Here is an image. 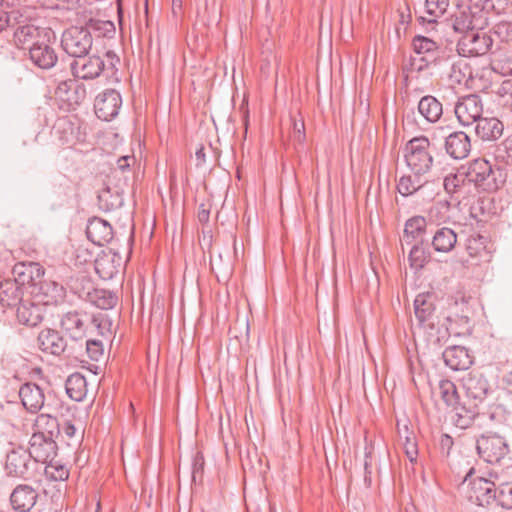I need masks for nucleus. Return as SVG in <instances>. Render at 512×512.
Returning a JSON list of instances; mask_svg holds the SVG:
<instances>
[{
    "label": "nucleus",
    "mask_w": 512,
    "mask_h": 512,
    "mask_svg": "<svg viewBox=\"0 0 512 512\" xmlns=\"http://www.w3.org/2000/svg\"><path fill=\"white\" fill-rule=\"evenodd\" d=\"M455 414L453 417L454 423L461 429L470 427L474 420L479 416V404L472 401H466L452 407Z\"/></svg>",
    "instance_id": "nucleus-27"
},
{
    "label": "nucleus",
    "mask_w": 512,
    "mask_h": 512,
    "mask_svg": "<svg viewBox=\"0 0 512 512\" xmlns=\"http://www.w3.org/2000/svg\"><path fill=\"white\" fill-rule=\"evenodd\" d=\"M427 255L424 248L418 244H414L409 253V261L412 268L420 269L424 267Z\"/></svg>",
    "instance_id": "nucleus-51"
},
{
    "label": "nucleus",
    "mask_w": 512,
    "mask_h": 512,
    "mask_svg": "<svg viewBox=\"0 0 512 512\" xmlns=\"http://www.w3.org/2000/svg\"><path fill=\"white\" fill-rule=\"evenodd\" d=\"M438 388L440 397L447 406L453 407L458 404L459 395L456 385L452 381L447 379L441 380L439 382Z\"/></svg>",
    "instance_id": "nucleus-41"
},
{
    "label": "nucleus",
    "mask_w": 512,
    "mask_h": 512,
    "mask_svg": "<svg viewBox=\"0 0 512 512\" xmlns=\"http://www.w3.org/2000/svg\"><path fill=\"white\" fill-rule=\"evenodd\" d=\"M106 58L109 63L97 55L93 56H80L76 58L70 65L72 74L83 80H93L101 75L102 72L114 73L116 64L120 62L115 53L109 51L106 53Z\"/></svg>",
    "instance_id": "nucleus-3"
},
{
    "label": "nucleus",
    "mask_w": 512,
    "mask_h": 512,
    "mask_svg": "<svg viewBox=\"0 0 512 512\" xmlns=\"http://www.w3.org/2000/svg\"><path fill=\"white\" fill-rule=\"evenodd\" d=\"M196 159L198 161V165H201L205 162V153H204V147L201 146L197 151L195 152Z\"/></svg>",
    "instance_id": "nucleus-62"
},
{
    "label": "nucleus",
    "mask_w": 512,
    "mask_h": 512,
    "mask_svg": "<svg viewBox=\"0 0 512 512\" xmlns=\"http://www.w3.org/2000/svg\"><path fill=\"white\" fill-rule=\"evenodd\" d=\"M133 160V157L130 156H123L119 158L118 160V167L121 170H125L130 166V161Z\"/></svg>",
    "instance_id": "nucleus-59"
},
{
    "label": "nucleus",
    "mask_w": 512,
    "mask_h": 512,
    "mask_svg": "<svg viewBox=\"0 0 512 512\" xmlns=\"http://www.w3.org/2000/svg\"><path fill=\"white\" fill-rule=\"evenodd\" d=\"M412 45L414 50V55L410 58L412 71L420 72L436 62L440 51L437 42L418 35L414 37Z\"/></svg>",
    "instance_id": "nucleus-6"
},
{
    "label": "nucleus",
    "mask_w": 512,
    "mask_h": 512,
    "mask_svg": "<svg viewBox=\"0 0 512 512\" xmlns=\"http://www.w3.org/2000/svg\"><path fill=\"white\" fill-rule=\"evenodd\" d=\"M121 104L120 93L114 89H106L95 98V114L99 119L111 121L118 115Z\"/></svg>",
    "instance_id": "nucleus-10"
},
{
    "label": "nucleus",
    "mask_w": 512,
    "mask_h": 512,
    "mask_svg": "<svg viewBox=\"0 0 512 512\" xmlns=\"http://www.w3.org/2000/svg\"><path fill=\"white\" fill-rule=\"evenodd\" d=\"M104 352L103 343L97 339H90L86 341V353L93 361H99Z\"/></svg>",
    "instance_id": "nucleus-52"
},
{
    "label": "nucleus",
    "mask_w": 512,
    "mask_h": 512,
    "mask_svg": "<svg viewBox=\"0 0 512 512\" xmlns=\"http://www.w3.org/2000/svg\"><path fill=\"white\" fill-rule=\"evenodd\" d=\"M468 498L479 506H487L496 498V486L491 480L483 477L474 478L469 482Z\"/></svg>",
    "instance_id": "nucleus-15"
},
{
    "label": "nucleus",
    "mask_w": 512,
    "mask_h": 512,
    "mask_svg": "<svg viewBox=\"0 0 512 512\" xmlns=\"http://www.w3.org/2000/svg\"><path fill=\"white\" fill-rule=\"evenodd\" d=\"M424 175H403L397 183V190L402 196L421 193L434 185L433 182L423 180Z\"/></svg>",
    "instance_id": "nucleus-29"
},
{
    "label": "nucleus",
    "mask_w": 512,
    "mask_h": 512,
    "mask_svg": "<svg viewBox=\"0 0 512 512\" xmlns=\"http://www.w3.org/2000/svg\"><path fill=\"white\" fill-rule=\"evenodd\" d=\"M53 136L60 144H70L73 140V127L70 121L65 118L58 119L53 126Z\"/></svg>",
    "instance_id": "nucleus-39"
},
{
    "label": "nucleus",
    "mask_w": 512,
    "mask_h": 512,
    "mask_svg": "<svg viewBox=\"0 0 512 512\" xmlns=\"http://www.w3.org/2000/svg\"><path fill=\"white\" fill-rule=\"evenodd\" d=\"M12 274L13 280L23 289L26 285L35 289L44 275V269L36 262H19L14 265Z\"/></svg>",
    "instance_id": "nucleus-13"
},
{
    "label": "nucleus",
    "mask_w": 512,
    "mask_h": 512,
    "mask_svg": "<svg viewBox=\"0 0 512 512\" xmlns=\"http://www.w3.org/2000/svg\"><path fill=\"white\" fill-rule=\"evenodd\" d=\"M486 239L481 236H471L467 239L466 250L471 257H483L487 255Z\"/></svg>",
    "instance_id": "nucleus-47"
},
{
    "label": "nucleus",
    "mask_w": 512,
    "mask_h": 512,
    "mask_svg": "<svg viewBox=\"0 0 512 512\" xmlns=\"http://www.w3.org/2000/svg\"><path fill=\"white\" fill-rule=\"evenodd\" d=\"M454 112L462 126L476 124L482 118L483 102L476 94L461 97L455 104Z\"/></svg>",
    "instance_id": "nucleus-9"
},
{
    "label": "nucleus",
    "mask_w": 512,
    "mask_h": 512,
    "mask_svg": "<svg viewBox=\"0 0 512 512\" xmlns=\"http://www.w3.org/2000/svg\"><path fill=\"white\" fill-rule=\"evenodd\" d=\"M98 206L105 212H110L122 205V198L118 193H112L109 188L103 189L98 194Z\"/></svg>",
    "instance_id": "nucleus-40"
},
{
    "label": "nucleus",
    "mask_w": 512,
    "mask_h": 512,
    "mask_svg": "<svg viewBox=\"0 0 512 512\" xmlns=\"http://www.w3.org/2000/svg\"><path fill=\"white\" fill-rule=\"evenodd\" d=\"M492 10L500 12L492 0H461L451 18L452 28L463 35L475 29H484Z\"/></svg>",
    "instance_id": "nucleus-1"
},
{
    "label": "nucleus",
    "mask_w": 512,
    "mask_h": 512,
    "mask_svg": "<svg viewBox=\"0 0 512 512\" xmlns=\"http://www.w3.org/2000/svg\"><path fill=\"white\" fill-rule=\"evenodd\" d=\"M405 161L415 175L427 174L433 165L431 143L425 136L415 137L405 147Z\"/></svg>",
    "instance_id": "nucleus-4"
},
{
    "label": "nucleus",
    "mask_w": 512,
    "mask_h": 512,
    "mask_svg": "<svg viewBox=\"0 0 512 512\" xmlns=\"http://www.w3.org/2000/svg\"><path fill=\"white\" fill-rule=\"evenodd\" d=\"M38 494L29 485H18L10 496L11 505L19 512H29L36 504Z\"/></svg>",
    "instance_id": "nucleus-24"
},
{
    "label": "nucleus",
    "mask_w": 512,
    "mask_h": 512,
    "mask_svg": "<svg viewBox=\"0 0 512 512\" xmlns=\"http://www.w3.org/2000/svg\"><path fill=\"white\" fill-rule=\"evenodd\" d=\"M512 28V24L510 23H500L495 27V33L499 37H503L504 33H507L509 29Z\"/></svg>",
    "instance_id": "nucleus-58"
},
{
    "label": "nucleus",
    "mask_w": 512,
    "mask_h": 512,
    "mask_svg": "<svg viewBox=\"0 0 512 512\" xmlns=\"http://www.w3.org/2000/svg\"><path fill=\"white\" fill-rule=\"evenodd\" d=\"M497 503L504 509H512V483H502L496 490Z\"/></svg>",
    "instance_id": "nucleus-49"
},
{
    "label": "nucleus",
    "mask_w": 512,
    "mask_h": 512,
    "mask_svg": "<svg viewBox=\"0 0 512 512\" xmlns=\"http://www.w3.org/2000/svg\"><path fill=\"white\" fill-rule=\"evenodd\" d=\"M495 159L504 164H512V138L505 139L495 150Z\"/></svg>",
    "instance_id": "nucleus-50"
},
{
    "label": "nucleus",
    "mask_w": 512,
    "mask_h": 512,
    "mask_svg": "<svg viewBox=\"0 0 512 512\" xmlns=\"http://www.w3.org/2000/svg\"><path fill=\"white\" fill-rule=\"evenodd\" d=\"M443 359L445 364L454 371L466 370L472 363V356L463 346H451L444 350Z\"/></svg>",
    "instance_id": "nucleus-26"
},
{
    "label": "nucleus",
    "mask_w": 512,
    "mask_h": 512,
    "mask_svg": "<svg viewBox=\"0 0 512 512\" xmlns=\"http://www.w3.org/2000/svg\"><path fill=\"white\" fill-rule=\"evenodd\" d=\"M86 298L91 304L103 310L114 308L118 302L114 292L103 288H93L87 292Z\"/></svg>",
    "instance_id": "nucleus-35"
},
{
    "label": "nucleus",
    "mask_w": 512,
    "mask_h": 512,
    "mask_svg": "<svg viewBox=\"0 0 512 512\" xmlns=\"http://www.w3.org/2000/svg\"><path fill=\"white\" fill-rule=\"evenodd\" d=\"M57 445L56 442L50 437H46L44 433H34L29 441V449L27 452L30 455L33 463H47L54 459L56 455Z\"/></svg>",
    "instance_id": "nucleus-11"
},
{
    "label": "nucleus",
    "mask_w": 512,
    "mask_h": 512,
    "mask_svg": "<svg viewBox=\"0 0 512 512\" xmlns=\"http://www.w3.org/2000/svg\"><path fill=\"white\" fill-rule=\"evenodd\" d=\"M414 312L419 327L433 329L435 325V304L434 296L430 293H423L416 296L414 300Z\"/></svg>",
    "instance_id": "nucleus-17"
},
{
    "label": "nucleus",
    "mask_w": 512,
    "mask_h": 512,
    "mask_svg": "<svg viewBox=\"0 0 512 512\" xmlns=\"http://www.w3.org/2000/svg\"><path fill=\"white\" fill-rule=\"evenodd\" d=\"M44 474L51 481H65L69 477V470L65 465L51 459L44 468Z\"/></svg>",
    "instance_id": "nucleus-43"
},
{
    "label": "nucleus",
    "mask_w": 512,
    "mask_h": 512,
    "mask_svg": "<svg viewBox=\"0 0 512 512\" xmlns=\"http://www.w3.org/2000/svg\"><path fill=\"white\" fill-rule=\"evenodd\" d=\"M449 7V0H425L424 14L418 17L421 24H435Z\"/></svg>",
    "instance_id": "nucleus-32"
},
{
    "label": "nucleus",
    "mask_w": 512,
    "mask_h": 512,
    "mask_svg": "<svg viewBox=\"0 0 512 512\" xmlns=\"http://www.w3.org/2000/svg\"><path fill=\"white\" fill-rule=\"evenodd\" d=\"M35 426L40 430L38 433H44L46 437H53L60 435L61 424L57 418L49 414H40L35 420Z\"/></svg>",
    "instance_id": "nucleus-38"
},
{
    "label": "nucleus",
    "mask_w": 512,
    "mask_h": 512,
    "mask_svg": "<svg viewBox=\"0 0 512 512\" xmlns=\"http://www.w3.org/2000/svg\"><path fill=\"white\" fill-rule=\"evenodd\" d=\"M47 39L33 42L29 48V57L33 64L40 69H51L57 63V54Z\"/></svg>",
    "instance_id": "nucleus-18"
},
{
    "label": "nucleus",
    "mask_w": 512,
    "mask_h": 512,
    "mask_svg": "<svg viewBox=\"0 0 512 512\" xmlns=\"http://www.w3.org/2000/svg\"><path fill=\"white\" fill-rule=\"evenodd\" d=\"M42 306L62 303L66 296L64 287L52 280H40L32 291Z\"/></svg>",
    "instance_id": "nucleus-16"
},
{
    "label": "nucleus",
    "mask_w": 512,
    "mask_h": 512,
    "mask_svg": "<svg viewBox=\"0 0 512 512\" xmlns=\"http://www.w3.org/2000/svg\"><path fill=\"white\" fill-rule=\"evenodd\" d=\"M457 243V234L448 227L438 229L433 236L432 246L437 252H450Z\"/></svg>",
    "instance_id": "nucleus-36"
},
{
    "label": "nucleus",
    "mask_w": 512,
    "mask_h": 512,
    "mask_svg": "<svg viewBox=\"0 0 512 512\" xmlns=\"http://www.w3.org/2000/svg\"><path fill=\"white\" fill-rule=\"evenodd\" d=\"M93 38L88 28L72 26L61 37L62 49L75 59L86 56L92 48Z\"/></svg>",
    "instance_id": "nucleus-5"
},
{
    "label": "nucleus",
    "mask_w": 512,
    "mask_h": 512,
    "mask_svg": "<svg viewBox=\"0 0 512 512\" xmlns=\"http://www.w3.org/2000/svg\"><path fill=\"white\" fill-rule=\"evenodd\" d=\"M15 21L16 16L14 15V12L7 13L3 10H0V32L7 26H13Z\"/></svg>",
    "instance_id": "nucleus-56"
},
{
    "label": "nucleus",
    "mask_w": 512,
    "mask_h": 512,
    "mask_svg": "<svg viewBox=\"0 0 512 512\" xmlns=\"http://www.w3.org/2000/svg\"><path fill=\"white\" fill-rule=\"evenodd\" d=\"M39 348L51 355H61L67 346V342L64 337L54 329H44L38 335Z\"/></svg>",
    "instance_id": "nucleus-22"
},
{
    "label": "nucleus",
    "mask_w": 512,
    "mask_h": 512,
    "mask_svg": "<svg viewBox=\"0 0 512 512\" xmlns=\"http://www.w3.org/2000/svg\"><path fill=\"white\" fill-rule=\"evenodd\" d=\"M492 46L491 37L484 29H475L458 40L457 51L460 55L470 57L486 54Z\"/></svg>",
    "instance_id": "nucleus-8"
},
{
    "label": "nucleus",
    "mask_w": 512,
    "mask_h": 512,
    "mask_svg": "<svg viewBox=\"0 0 512 512\" xmlns=\"http://www.w3.org/2000/svg\"><path fill=\"white\" fill-rule=\"evenodd\" d=\"M399 436L401 439L404 438L403 446L405 450V454L410 460V462L414 463L416 462L417 455H418V447L417 443L415 441V438L413 437V433L409 431L408 426L404 425V430L399 428L398 430Z\"/></svg>",
    "instance_id": "nucleus-44"
},
{
    "label": "nucleus",
    "mask_w": 512,
    "mask_h": 512,
    "mask_svg": "<svg viewBox=\"0 0 512 512\" xmlns=\"http://www.w3.org/2000/svg\"><path fill=\"white\" fill-rule=\"evenodd\" d=\"M64 433L67 439H72L76 436L77 428L69 421H65L61 424L60 433Z\"/></svg>",
    "instance_id": "nucleus-57"
},
{
    "label": "nucleus",
    "mask_w": 512,
    "mask_h": 512,
    "mask_svg": "<svg viewBox=\"0 0 512 512\" xmlns=\"http://www.w3.org/2000/svg\"><path fill=\"white\" fill-rule=\"evenodd\" d=\"M468 183L485 192H494L506 182V172L500 167L493 168L489 161L476 159L465 172Z\"/></svg>",
    "instance_id": "nucleus-2"
},
{
    "label": "nucleus",
    "mask_w": 512,
    "mask_h": 512,
    "mask_svg": "<svg viewBox=\"0 0 512 512\" xmlns=\"http://www.w3.org/2000/svg\"><path fill=\"white\" fill-rule=\"evenodd\" d=\"M23 296V288L14 280L7 279L0 282V303L3 306H15L21 302Z\"/></svg>",
    "instance_id": "nucleus-34"
},
{
    "label": "nucleus",
    "mask_w": 512,
    "mask_h": 512,
    "mask_svg": "<svg viewBox=\"0 0 512 512\" xmlns=\"http://www.w3.org/2000/svg\"><path fill=\"white\" fill-rule=\"evenodd\" d=\"M466 181L465 173L450 174L444 178L443 186L449 194L460 193Z\"/></svg>",
    "instance_id": "nucleus-46"
},
{
    "label": "nucleus",
    "mask_w": 512,
    "mask_h": 512,
    "mask_svg": "<svg viewBox=\"0 0 512 512\" xmlns=\"http://www.w3.org/2000/svg\"><path fill=\"white\" fill-rule=\"evenodd\" d=\"M14 37L17 42L26 44L29 42H36L37 40L47 39L50 41L51 37H55L54 32L50 28H39L33 24L20 25L14 32Z\"/></svg>",
    "instance_id": "nucleus-28"
},
{
    "label": "nucleus",
    "mask_w": 512,
    "mask_h": 512,
    "mask_svg": "<svg viewBox=\"0 0 512 512\" xmlns=\"http://www.w3.org/2000/svg\"><path fill=\"white\" fill-rule=\"evenodd\" d=\"M60 327L72 340H82L86 336L88 317L79 311H68L62 315Z\"/></svg>",
    "instance_id": "nucleus-12"
},
{
    "label": "nucleus",
    "mask_w": 512,
    "mask_h": 512,
    "mask_svg": "<svg viewBox=\"0 0 512 512\" xmlns=\"http://www.w3.org/2000/svg\"><path fill=\"white\" fill-rule=\"evenodd\" d=\"M497 93L504 105L512 107V79L504 80Z\"/></svg>",
    "instance_id": "nucleus-53"
},
{
    "label": "nucleus",
    "mask_w": 512,
    "mask_h": 512,
    "mask_svg": "<svg viewBox=\"0 0 512 512\" xmlns=\"http://www.w3.org/2000/svg\"><path fill=\"white\" fill-rule=\"evenodd\" d=\"M469 75V67L464 60H458L451 64L449 78L453 84H461Z\"/></svg>",
    "instance_id": "nucleus-48"
},
{
    "label": "nucleus",
    "mask_w": 512,
    "mask_h": 512,
    "mask_svg": "<svg viewBox=\"0 0 512 512\" xmlns=\"http://www.w3.org/2000/svg\"><path fill=\"white\" fill-rule=\"evenodd\" d=\"M364 481L367 487L371 485V474L365 473Z\"/></svg>",
    "instance_id": "nucleus-63"
},
{
    "label": "nucleus",
    "mask_w": 512,
    "mask_h": 512,
    "mask_svg": "<svg viewBox=\"0 0 512 512\" xmlns=\"http://www.w3.org/2000/svg\"><path fill=\"white\" fill-rule=\"evenodd\" d=\"M67 395L74 401H82L87 394V382L80 373L71 374L65 383Z\"/></svg>",
    "instance_id": "nucleus-37"
},
{
    "label": "nucleus",
    "mask_w": 512,
    "mask_h": 512,
    "mask_svg": "<svg viewBox=\"0 0 512 512\" xmlns=\"http://www.w3.org/2000/svg\"><path fill=\"white\" fill-rule=\"evenodd\" d=\"M418 112L428 123L434 124L443 115V105L434 96L426 95L418 103Z\"/></svg>",
    "instance_id": "nucleus-30"
},
{
    "label": "nucleus",
    "mask_w": 512,
    "mask_h": 512,
    "mask_svg": "<svg viewBox=\"0 0 512 512\" xmlns=\"http://www.w3.org/2000/svg\"><path fill=\"white\" fill-rule=\"evenodd\" d=\"M475 133L483 141H494L501 137L503 124L497 118L482 117L476 123Z\"/></svg>",
    "instance_id": "nucleus-31"
},
{
    "label": "nucleus",
    "mask_w": 512,
    "mask_h": 512,
    "mask_svg": "<svg viewBox=\"0 0 512 512\" xmlns=\"http://www.w3.org/2000/svg\"><path fill=\"white\" fill-rule=\"evenodd\" d=\"M426 225V219L422 216H415L410 218L405 224V237L411 236L413 239L421 238L425 233Z\"/></svg>",
    "instance_id": "nucleus-45"
},
{
    "label": "nucleus",
    "mask_w": 512,
    "mask_h": 512,
    "mask_svg": "<svg viewBox=\"0 0 512 512\" xmlns=\"http://www.w3.org/2000/svg\"><path fill=\"white\" fill-rule=\"evenodd\" d=\"M33 465L34 463L27 450L18 447L7 454L5 469L10 476L27 477Z\"/></svg>",
    "instance_id": "nucleus-14"
},
{
    "label": "nucleus",
    "mask_w": 512,
    "mask_h": 512,
    "mask_svg": "<svg viewBox=\"0 0 512 512\" xmlns=\"http://www.w3.org/2000/svg\"><path fill=\"white\" fill-rule=\"evenodd\" d=\"M198 219L200 222H207L209 220V211L203 208V205L199 209Z\"/></svg>",
    "instance_id": "nucleus-61"
},
{
    "label": "nucleus",
    "mask_w": 512,
    "mask_h": 512,
    "mask_svg": "<svg viewBox=\"0 0 512 512\" xmlns=\"http://www.w3.org/2000/svg\"><path fill=\"white\" fill-rule=\"evenodd\" d=\"M182 6L183 0H172V12L175 16L181 12Z\"/></svg>",
    "instance_id": "nucleus-60"
},
{
    "label": "nucleus",
    "mask_w": 512,
    "mask_h": 512,
    "mask_svg": "<svg viewBox=\"0 0 512 512\" xmlns=\"http://www.w3.org/2000/svg\"><path fill=\"white\" fill-rule=\"evenodd\" d=\"M478 455L487 463H499L508 453L509 445L496 433L482 434L476 441Z\"/></svg>",
    "instance_id": "nucleus-7"
},
{
    "label": "nucleus",
    "mask_w": 512,
    "mask_h": 512,
    "mask_svg": "<svg viewBox=\"0 0 512 512\" xmlns=\"http://www.w3.org/2000/svg\"><path fill=\"white\" fill-rule=\"evenodd\" d=\"M16 316L21 324L35 327L40 324L44 316V308L40 303L22 300L18 303Z\"/></svg>",
    "instance_id": "nucleus-23"
},
{
    "label": "nucleus",
    "mask_w": 512,
    "mask_h": 512,
    "mask_svg": "<svg viewBox=\"0 0 512 512\" xmlns=\"http://www.w3.org/2000/svg\"><path fill=\"white\" fill-rule=\"evenodd\" d=\"M210 265L217 278L220 276L229 277L233 270V264L230 257L227 255L226 258H224L221 253L215 257H211Z\"/></svg>",
    "instance_id": "nucleus-42"
},
{
    "label": "nucleus",
    "mask_w": 512,
    "mask_h": 512,
    "mask_svg": "<svg viewBox=\"0 0 512 512\" xmlns=\"http://www.w3.org/2000/svg\"><path fill=\"white\" fill-rule=\"evenodd\" d=\"M19 397L22 405L30 413H37L44 405V393L34 383H25L20 387Z\"/></svg>",
    "instance_id": "nucleus-25"
},
{
    "label": "nucleus",
    "mask_w": 512,
    "mask_h": 512,
    "mask_svg": "<svg viewBox=\"0 0 512 512\" xmlns=\"http://www.w3.org/2000/svg\"><path fill=\"white\" fill-rule=\"evenodd\" d=\"M466 398L474 403H482L486 398L490 385L487 379L480 373H469L463 380Z\"/></svg>",
    "instance_id": "nucleus-19"
},
{
    "label": "nucleus",
    "mask_w": 512,
    "mask_h": 512,
    "mask_svg": "<svg viewBox=\"0 0 512 512\" xmlns=\"http://www.w3.org/2000/svg\"><path fill=\"white\" fill-rule=\"evenodd\" d=\"M86 235L93 244L103 246L113 239V229L106 220L94 217L87 224Z\"/></svg>",
    "instance_id": "nucleus-21"
},
{
    "label": "nucleus",
    "mask_w": 512,
    "mask_h": 512,
    "mask_svg": "<svg viewBox=\"0 0 512 512\" xmlns=\"http://www.w3.org/2000/svg\"><path fill=\"white\" fill-rule=\"evenodd\" d=\"M293 140L298 144H302L305 140V131H304V122L303 121H294L293 124Z\"/></svg>",
    "instance_id": "nucleus-55"
},
{
    "label": "nucleus",
    "mask_w": 512,
    "mask_h": 512,
    "mask_svg": "<svg viewBox=\"0 0 512 512\" xmlns=\"http://www.w3.org/2000/svg\"><path fill=\"white\" fill-rule=\"evenodd\" d=\"M444 149L455 160L466 158L471 151L470 137L463 131H455L445 138Z\"/></svg>",
    "instance_id": "nucleus-20"
},
{
    "label": "nucleus",
    "mask_w": 512,
    "mask_h": 512,
    "mask_svg": "<svg viewBox=\"0 0 512 512\" xmlns=\"http://www.w3.org/2000/svg\"><path fill=\"white\" fill-rule=\"evenodd\" d=\"M204 469V459L199 453L193 459L192 464V480L196 482L197 479H201Z\"/></svg>",
    "instance_id": "nucleus-54"
},
{
    "label": "nucleus",
    "mask_w": 512,
    "mask_h": 512,
    "mask_svg": "<svg viewBox=\"0 0 512 512\" xmlns=\"http://www.w3.org/2000/svg\"><path fill=\"white\" fill-rule=\"evenodd\" d=\"M364 468H365V473L371 474V470H369V463L367 460H365Z\"/></svg>",
    "instance_id": "nucleus-64"
},
{
    "label": "nucleus",
    "mask_w": 512,
    "mask_h": 512,
    "mask_svg": "<svg viewBox=\"0 0 512 512\" xmlns=\"http://www.w3.org/2000/svg\"><path fill=\"white\" fill-rule=\"evenodd\" d=\"M121 257L117 253H108L95 261V270L102 279H111L118 273Z\"/></svg>",
    "instance_id": "nucleus-33"
}]
</instances>
